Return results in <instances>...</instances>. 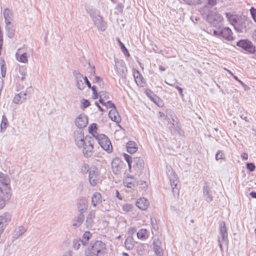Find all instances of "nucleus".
Segmentation results:
<instances>
[{
	"label": "nucleus",
	"mask_w": 256,
	"mask_h": 256,
	"mask_svg": "<svg viewBox=\"0 0 256 256\" xmlns=\"http://www.w3.org/2000/svg\"><path fill=\"white\" fill-rule=\"evenodd\" d=\"M74 139L76 146L82 150L84 156L90 158L93 154L94 140L90 136H85L81 130H76L74 132Z\"/></svg>",
	"instance_id": "1"
},
{
	"label": "nucleus",
	"mask_w": 256,
	"mask_h": 256,
	"mask_svg": "<svg viewBox=\"0 0 256 256\" xmlns=\"http://www.w3.org/2000/svg\"><path fill=\"white\" fill-rule=\"evenodd\" d=\"M207 21L217 29H220L223 25L224 18L218 14L216 8H212L206 14Z\"/></svg>",
	"instance_id": "2"
},
{
	"label": "nucleus",
	"mask_w": 256,
	"mask_h": 256,
	"mask_svg": "<svg viewBox=\"0 0 256 256\" xmlns=\"http://www.w3.org/2000/svg\"><path fill=\"white\" fill-rule=\"evenodd\" d=\"M105 244L101 241L97 240L85 250L86 256H98L105 248Z\"/></svg>",
	"instance_id": "3"
},
{
	"label": "nucleus",
	"mask_w": 256,
	"mask_h": 256,
	"mask_svg": "<svg viewBox=\"0 0 256 256\" xmlns=\"http://www.w3.org/2000/svg\"><path fill=\"white\" fill-rule=\"evenodd\" d=\"M96 139L104 150L108 153L112 152V146L110 139L107 136L104 134H100V135H96Z\"/></svg>",
	"instance_id": "4"
},
{
	"label": "nucleus",
	"mask_w": 256,
	"mask_h": 256,
	"mask_svg": "<svg viewBox=\"0 0 256 256\" xmlns=\"http://www.w3.org/2000/svg\"><path fill=\"white\" fill-rule=\"evenodd\" d=\"M167 174L169 178L170 184L174 196H178L179 194L180 186L178 184V180L177 176L172 170H168V172H167Z\"/></svg>",
	"instance_id": "5"
},
{
	"label": "nucleus",
	"mask_w": 256,
	"mask_h": 256,
	"mask_svg": "<svg viewBox=\"0 0 256 256\" xmlns=\"http://www.w3.org/2000/svg\"><path fill=\"white\" fill-rule=\"evenodd\" d=\"M252 22L246 18L241 16L238 22L235 24L234 29L240 32H246L252 26Z\"/></svg>",
	"instance_id": "6"
},
{
	"label": "nucleus",
	"mask_w": 256,
	"mask_h": 256,
	"mask_svg": "<svg viewBox=\"0 0 256 256\" xmlns=\"http://www.w3.org/2000/svg\"><path fill=\"white\" fill-rule=\"evenodd\" d=\"M236 46L249 54H252L256 52L255 46L248 39L240 40L236 42Z\"/></svg>",
	"instance_id": "7"
},
{
	"label": "nucleus",
	"mask_w": 256,
	"mask_h": 256,
	"mask_svg": "<svg viewBox=\"0 0 256 256\" xmlns=\"http://www.w3.org/2000/svg\"><path fill=\"white\" fill-rule=\"evenodd\" d=\"M100 180V174L96 167H92L88 173V182L90 184L94 186H96Z\"/></svg>",
	"instance_id": "8"
},
{
	"label": "nucleus",
	"mask_w": 256,
	"mask_h": 256,
	"mask_svg": "<svg viewBox=\"0 0 256 256\" xmlns=\"http://www.w3.org/2000/svg\"><path fill=\"white\" fill-rule=\"evenodd\" d=\"M88 200L84 196L78 198L76 202V208L78 213L84 214L88 208Z\"/></svg>",
	"instance_id": "9"
},
{
	"label": "nucleus",
	"mask_w": 256,
	"mask_h": 256,
	"mask_svg": "<svg viewBox=\"0 0 256 256\" xmlns=\"http://www.w3.org/2000/svg\"><path fill=\"white\" fill-rule=\"evenodd\" d=\"M11 196L10 189L6 188L4 190L0 188V210L4 208L6 202L8 200Z\"/></svg>",
	"instance_id": "10"
},
{
	"label": "nucleus",
	"mask_w": 256,
	"mask_h": 256,
	"mask_svg": "<svg viewBox=\"0 0 256 256\" xmlns=\"http://www.w3.org/2000/svg\"><path fill=\"white\" fill-rule=\"evenodd\" d=\"M12 218V215L8 212H4L0 216V234L4 232Z\"/></svg>",
	"instance_id": "11"
},
{
	"label": "nucleus",
	"mask_w": 256,
	"mask_h": 256,
	"mask_svg": "<svg viewBox=\"0 0 256 256\" xmlns=\"http://www.w3.org/2000/svg\"><path fill=\"white\" fill-rule=\"evenodd\" d=\"M96 217V212L92 210L88 212L86 216L85 221V226L88 229H91L94 224V219Z\"/></svg>",
	"instance_id": "12"
},
{
	"label": "nucleus",
	"mask_w": 256,
	"mask_h": 256,
	"mask_svg": "<svg viewBox=\"0 0 256 256\" xmlns=\"http://www.w3.org/2000/svg\"><path fill=\"white\" fill-rule=\"evenodd\" d=\"M76 126L80 129L86 127L88 124V120L86 116L84 114H80L75 120Z\"/></svg>",
	"instance_id": "13"
},
{
	"label": "nucleus",
	"mask_w": 256,
	"mask_h": 256,
	"mask_svg": "<svg viewBox=\"0 0 256 256\" xmlns=\"http://www.w3.org/2000/svg\"><path fill=\"white\" fill-rule=\"evenodd\" d=\"M112 172L114 174H118L121 172L122 168V162L120 159L116 158L113 159L111 163Z\"/></svg>",
	"instance_id": "14"
},
{
	"label": "nucleus",
	"mask_w": 256,
	"mask_h": 256,
	"mask_svg": "<svg viewBox=\"0 0 256 256\" xmlns=\"http://www.w3.org/2000/svg\"><path fill=\"white\" fill-rule=\"evenodd\" d=\"M31 89V87L28 88L26 92H21L19 94H16L12 100L13 102L18 104L24 102L26 100L28 91Z\"/></svg>",
	"instance_id": "15"
},
{
	"label": "nucleus",
	"mask_w": 256,
	"mask_h": 256,
	"mask_svg": "<svg viewBox=\"0 0 256 256\" xmlns=\"http://www.w3.org/2000/svg\"><path fill=\"white\" fill-rule=\"evenodd\" d=\"M85 219L84 214L78 213L77 215L72 220V226L74 228H79L84 222Z\"/></svg>",
	"instance_id": "16"
},
{
	"label": "nucleus",
	"mask_w": 256,
	"mask_h": 256,
	"mask_svg": "<svg viewBox=\"0 0 256 256\" xmlns=\"http://www.w3.org/2000/svg\"><path fill=\"white\" fill-rule=\"evenodd\" d=\"M132 162L134 163V168L138 172H141L144 168V160L140 157H134Z\"/></svg>",
	"instance_id": "17"
},
{
	"label": "nucleus",
	"mask_w": 256,
	"mask_h": 256,
	"mask_svg": "<svg viewBox=\"0 0 256 256\" xmlns=\"http://www.w3.org/2000/svg\"><path fill=\"white\" fill-rule=\"evenodd\" d=\"M94 25L100 31L104 32L106 30V24L103 22L102 18L100 16L95 17L93 18Z\"/></svg>",
	"instance_id": "18"
},
{
	"label": "nucleus",
	"mask_w": 256,
	"mask_h": 256,
	"mask_svg": "<svg viewBox=\"0 0 256 256\" xmlns=\"http://www.w3.org/2000/svg\"><path fill=\"white\" fill-rule=\"evenodd\" d=\"M102 196L100 193L96 192L92 194L91 202L93 207L96 208L97 206L102 204Z\"/></svg>",
	"instance_id": "19"
},
{
	"label": "nucleus",
	"mask_w": 256,
	"mask_h": 256,
	"mask_svg": "<svg viewBox=\"0 0 256 256\" xmlns=\"http://www.w3.org/2000/svg\"><path fill=\"white\" fill-rule=\"evenodd\" d=\"M149 201L144 198H140L138 200L136 205L141 210H146L149 206Z\"/></svg>",
	"instance_id": "20"
},
{
	"label": "nucleus",
	"mask_w": 256,
	"mask_h": 256,
	"mask_svg": "<svg viewBox=\"0 0 256 256\" xmlns=\"http://www.w3.org/2000/svg\"><path fill=\"white\" fill-rule=\"evenodd\" d=\"M220 225V234L221 236L222 239L224 242H228V232L226 226L225 222H220L219 224Z\"/></svg>",
	"instance_id": "21"
},
{
	"label": "nucleus",
	"mask_w": 256,
	"mask_h": 256,
	"mask_svg": "<svg viewBox=\"0 0 256 256\" xmlns=\"http://www.w3.org/2000/svg\"><path fill=\"white\" fill-rule=\"evenodd\" d=\"M116 68L120 75L122 77L126 76V68L123 61L118 62L116 64Z\"/></svg>",
	"instance_id": "22"
},
{
	"label": "nucleus",
	"mask_w": 256,
	"mask_h": 256,
	"mask_svg": "<svg viewBox=\"0 0 256 256\" xmlns=\"http://www.w3.org/2000/svg\"><path fill=\"white\" fill-rule=\"evenodd\" d=\"M232 30L228 27H224L221 28V36L226 40H232Z\"/></svg>",
	"instance_id": "23"
},
{
	"label": "nucleus",
	"mask_w": 256,
	"mask_h": 256,
	"mask_svg": "<svg viewBox=\"0 0 256 256\" xmlns=\"http://www.w3.org/2000/svg\"><path fill=\"white\" fill-rule=\"evenodd\" d=\"M225 14L228 22L234 26V28L235 27V24L238 22L241 17V16L234 14L230 12H226Z\"/></svg>",
	"instance_id": "24"
},
{
	"label": "nucleus",
	"mask_w": 256,
	"mask_h": 256,
	"mask_svg": "<svg viewBox=\"0 0 256 256\" xmlns=\"http://www.w3.org/2000/svg\"><path fill=\"white\" fill-rule=\"evenodd\" d=\"M5 30L6 36L10 38H13L16 31L14 24H6Z\"/></svg>",
	"instance_id": "25"
},
{
	"label": "nucleus",
	"mask_w": 256,
	"mask_h": 256,
	"mask_svg": "<svg viewBox=\"0 0 256 256\" xmlns=\"http://www.w3.org/2000/svg\"><path fill=\"white\" fill-rule=\"evenodd\" d=\"M26 232V229L23 226H18L14 230L13 236H12V240L18 239L20 236Z\"/></svg>",
	"instance_id": "26"
},
{
	"label": "nucleus",
	"mask_w": 256,
	"mask_h": 256,
	"mask_svg": "<svg viewBox=\"0 0 256 256\" xmlns=\"http://www.w3.org/2000/svg\"><path fill=\"white\" fill-rule=\"evenodd\" d=\"M203 194L206 200L208 202H212L213 200L212 192L209 186L207 185L204 186Z\"/></svg>",
	"instance_id": "27"
},
{
	"label": "nucleus",
	"mask_w": 256,
	"mask_h": 256,
	"mask_svg": "<svg viewBox=\"0 0 256 256\" xmlns=\"http://www.w3.org/2000/svg\"><path fill=\"white\" fill-rule=\"evenodd\" d=\"M3 14L5 24H12V22L13 20V14L12 11L8 8H6L4 10Z\"/></svg>",
	"instance_id": "28"
},
{
	"label": "nucleus",
	"mask_w": 256,
	"mask_h": 256,
	"mask_svg": "<svg viewBox=\"0 0 256 256\" xmlns=\"http://www.w3.org/2000/svg\"><path fill=\"white\" fill-rule=\"evenodd\" d=\"M132 74L134 78L135 82L138 86H142L144 84L143 77L139 71L136 69H134L132 70Z\"/></svg>",
	"instance_id": "29"
},
{
	"label": "nucleus",
	"mask_w": 256,
	"mask_h": 256,
	"mask_svg": "<svg viewBox=\"0 0 256 256\" xmlns=\"http://www.w3.org/2000/svg\"><path fill=\"white\" fill-rule=\"evenodd\" d=\"M127 151L130 154H134L138 150L136 144L134 141H129L126 143Z\"/></svg>",
	"instance_id": "30"
},
{
	"label": "nucleus",
	"mask_w": 256,
	"mask_h": 256,
	"mask_svg": "<svg viewBox=\"0 0 256 256\" xmlns=\"http://www.w3.org/2000/svg\"><path fill=\"white\" fill-rule=\"evenodd\" d=\"M160 242L154 240L153 242V248L155 254L158 256H162L163 254L162 250L160 246Z\"/></svg>",
	"instance_id": "31"
},
{
	"label": "nucleus",
	"mask_w": 256,
	"mask_h": 256,
	"mask_svg": "<svg viewBox=\"0 0 256 256\" xmlns=\"http://www.w3.org/2000/svg\"><path fill=\"white\" fill-rule=\"evenodd\" d=\"M109 117L110 119L117 123L120 121V117L116 110H111L108 113Z\"/></svg>",
	"instance_id": "32"
},
{
	"label": "nucleus",
	"mask_w": 256,
	"mask_h": 256,
	"mask_svg": "<svg viewBox=\"0 0 256 256\" xmlns=\"http://www.w3.org/2000/svg\"><path fill=\"white\" fill-rule=\"evenodd\" d=\"M137 236L139 239L146 240L149 236V232L146 229L142 228L137 232Z\"/></svg>",
	"instance_id": "33"
},
{
	"label": "nucleus",
	"mask_w": 256,
	"mask_h": 256,
	"mask_svg": "<svg viewBox=\"0 0 256 256\" xmlns=\"http://www.w3.org/2000/svg\"><path fill=\"white\" fill-rule=\"evenodd\" d=\"M8 120L5 115L2 116V120L0 125V132H3L5 131L8 126Z\"/></svg>",
	"instance_id": "34"
},
{
	"label": "nucleus",
	"mask_w": 256,
	"mask_h": 256,
	"mask_svg": "<svg viewBox=\"0 0 256 256\" xmlns=\"http://www.w3.org/2000/svg\"><path fill=\"white\" fill-rule=\"evenodd\" d=\"M146 95L155 104H157V100L159 98L150 90H146L145 92Z\"/></svg>",
	"instance_id": "35"
},
{
	"label": "nucleus",
	"mask_w": 256,
	"mask_h": 256,
	"mask_svg": "<svg viewBox=\"0 0 256 256\" xmlns=\"http://www.w3.org/2000/svg\"><path fill=\"white\" fill-rule=\"evenodd\" d=\"M91 236H92V234L90 232H88V231L85 232H84V234H83L82 238L81 240L82 244L84 246L88 244L89 239L91 238Z\"/></svg>",
	"instance_id": "36"
},
{
	"label": "nucleus",
	"mask_w": 256,
	"mask_h": 256,
	"mask_svg": "<svg viewBox=\"0 0 256 256\" xmlns=\"http://www.w3.org/2000/svg\"><path fill=\"white\" fill-rule=\"evenodd\" d=\"M124 244L126 248L130 250L134 247V242L132 238H127L124 242Z\"/></svg>",
	"instance_id": "37"
},
{
	"label": "nucleus",
	"mask_w": 256,
	"mask_h": 256,
	"mask_svg": "<svg viewBox=\"0 0 256 256\" xmlns=\"http://www.w3.org/2000/svg\"><path fill=\"white\" fill-rule=\"evenodd\" d=\"M97 125L96 124L93 123L90 124L88 128V132L90 134H91L92 136L96 138V135H100V134H98L96 132Z\"/></svg>",
	"instance_id": "38"
},
{
	"label": "nucleus",
	"mask_w": 256,
	"mask_h": 256,
	"mask_svg": "<svg viewBox=\"0 0 256 256\" xmlns=\"http://www.w3.org/2000/svg\"><path fill=\"white\" fill-rule=\"evenodd\" d=\"M90 166L88 164L84 163L80 167V172L82 174H85L88 172V173L90 172Z\"/></svg>",
	"instance_id": "39"
},
{
	"label": "nucleus",
	"mask_w": 256,
	"mask_h": 256,
	"mask_svg": "<svg viewBox=\"0 0 256 256\" xmlns=\"http://www.w3.org/2000/svg\"><path fill=\"white\" fill-rule=\"evenodd\" d=\"M84 77L81 78H78L76 80V86L80 90H83L85 87L86 85L84 82H83Z\"/></svg>",
	"instance_id": "40"
},
{
	"label": "nucleus",
	"mask_w": 256,
	"mask_h": 256,
	"mask_svg": "<svg viewBox=\"0 0 256 256\" xmlns=\"http://www.w3.org/2000/svg\"><path fill=\"white\" fill-rule=\"evenodd\" d=\"M0 181L2 183V184H4V188L2 190H4L6 188H8V184L9 182V180L8 178L2 174H0Z\"/></svg>",
	"instance_id": "41"
},
{
	"label": "nucleus",
	"mask_w": 256,
	"mask_h": 256,
	"mask_svg": "<svg viewBox=\"0 0 256 256\" xmlns=\"http://www.w3.org/2000/svg\"><path fill=\"white\" fill-rule=\"evenodd\" d=\"M0 64L2 76L4 78L6 74V66L4 60H0Z\"/></svg>",
	"instance_id": "42"
},
{
	"label": "nucleus",
	"mask_w": 256,
	"mask_h": 256,
	"mask_svg": "<svg viewBox=\"0 0 256 256\" xmlns=\"http://www.w3.org/2000/svg\"><path fill=\"white\" fill-rule=\"evenodd\" d=\"M81 239H74L72 242V246L74 250H78L80 248V247L81 245Z\"/></svg>",
	"instance_id": "43"
},
{
	"label": "nucleus",
	"mask_w": 256,
	"mask_h": 256,
	"mask_svg": "<svg viewBox=\"0 0 256 256\" xmlns=\"http://www.w3.org/2000/svg\"><path fill=\"white\" fill-rule=\"evenodd\" d=\"M122 208L125 212H130L132 210L133 205L130 204H126L122 206Z\"/></svg>",
	"instance_id": "44"
},
{
	"label": "nucleus",
	"mask_w": 256,
	"mask_h": 256,
	"mask_svg": "<svg viewBox=\"0 0 256 256\" xmlns=\"http://www.w3.org/2000/svg\"><path fill=\"white\" fill-rule=\"evenodd\" d=\"M118 40L119 42V43H120V48L122 50V52L124 53V54L126 56H130V54L128 52V50L126 49V46H124V44L119 39H118Z\"/></svg>",
	"instance_id": "45"
},
{
	"label": "nucleus",
	"mask_w": 256,
	"mask_h": 256,
	"mask_svg": "<svg viewBox=\"0 0 256 256\" xmlns=\"http://www.w3.org/2000/svg\"><path fill=\"white\" fill-rule=\"evenodd\" d=\"M18 60L21 62L26 63L28 62V55L26 53L22 54Z\"/></svg>",
	"instance_id": "46"
},
{
	"label": "nucleus",
	"mask_w": 256,
	"mask_h": 256,
	"mask_svg": "<svg viewBox=\"0 0 256 256\" xmlns=\"http://www.w3.org/2000/svg\"><path fill=\"white\" fill-rule=\"evenodd\" d=\"M90 105V102L86 99H82L81 101L80 108L82 109H84Z\"/></svg>",
	"instance_id": "47"
},
{
	"label": "nucleus",
	"mask_w": 256,
	"mask_h": 256,
	"mask_svg": "<svg viewBox=\"0 0 256 256\" xmlns=\"http://www.w3.org/2000/svg\"><path fill=\"white\" fill-rule=\"evenodd\" d=\"M224 154L221 150H218V152L216 154V160H222L224 158Z\"/></svg>",
	"instance_id": "48"
},
{
	"label": "nucleus",
	"mask_w": 256,
	"mask_h": 256,
	"mask_svg": "<svg viewBox=\"0 0 256 256\" xmlns=\"http://www.w3.org/2000/svg\"><path fill=\"white\" fill-rule=\"evenodd\" d=\"M124 186L128 188H132L134 186V184L132 181H129L128 178L126 179L124 182Z\"/></svg>",
	"instance_id": "49"
},
{
	"label": "nucleus",
	"mask_w": 256,
	"mask_h": 256,
	"mask_svg": "<svg viewBox=\"0 0 256 256\" xmlns=\"http://www.w3.org/2000/svg\"><path fill=\"white\" fill-rule=\"evenodd\" d=\"M104 94H106V92L102 91L100 92L99 95H100V99H99V102L102 105L105 106L106 102L104 101V98H102Z\"/></svg>",
	"instance_id": "50"
},
{
	"label": "nucleus",
	"mask_w": 256,
	"mask_h": 256,
	"mask_svg": "<svg viewBox=\"0 0 256 256\" xmlns=\"http://www.w3.org/2000/svg\"><path fill=\"white\" fill-rule=\"evenodd\" d=\"M123 156L127 163L132 162L133 158L130 156L124 153L123 154Z\"/></svg>",
	"instance_id": "51"
},
{
	"label": "nucleus",
	"mask_w": 256,
	"mask_h": 256,
	"mask_svg": "<svg viewBox=\"0 0 256 256\" xmlns=\"http://www.w3.org/2000/svg\"><path fill=\"white\" fill-rule=\"evenodd\" d=\"M246 168L250 172H254L256 168V166L254 163L250 162L246 164Z\"/></svg>",
	"instance_id": "52"
},
{
	"label": "nucleus",
	"mask_w": 256,
	"mask_h": 256,
	"mask_svg": "<svg viewBox=\"0 0 256 256\" xmlns=\"http://www.w3.org/2000/svg\"><path fill=\"white\" fill-rule=\"evenodd\" d=\"M105 106L107 108H113L112 110H116L114 104L112 103L110 100H108L106 102Z\"/></svg>",
	"instance_id": "53"
},
{
	"label": "nucleus",
	"mask_w": 256,
	"mask_h": 256,
	"mask_svg": "<svg viewBox=\"0 0 256 256\" xmlns=\"http://www.w3.org/2000/svg\"><path fill=\"white\" fill-rule=\"evenodd\" d=\"M151 221V224L152 226V228L154 229L155 230H158V226L156 224V218H150Z\"/></svg>",
	"instance_id": "54"
},
{
	"label": "nucleus",
	"mask_w": 256,
	"mask_h": 256,
	"mask_svg": "<svg viewBox=\"0 0 256 256\" xmlns=\"http://www.w3.org/2000/svg\"><path fill=\"white\" fill-rule=\"evenodd\" d=\"M250 12L253 20L256 22V9L252 7L250 9Z\"/></svg>",
	"instance_id": "55"
},
{
	"label": "nucleus",
	"mask_w": 256,
	"mask_h": 256,
	"mask_svg": "<svg viewBox=\"0 0 256 256\" xmlns=\"http://www.w3.org/2000/svg\"><path fill=\"white\" fill-rule=\"evenodd\" d=\"M3 44V34L0 27V55L1 54V50Z\"/></svg>",
	"instance_id": "56"
},
{
	"label": "nucleus",
	"mask_w": 256,
	"mask_h": 256,
	"mask_svg": "<svg viewBox=\"0 0 256 256\" xmlns=\"http://www.w3.org/2000/svg\"><path fill=\"white\" fill-rule=\"evenodd\" d=\"M73 74L75 76L76 80L78 78H82V77H84L77 70H74Z\"/></svg>",
	"instance_id": "57"
},
{
	"label": "nucleus",
	"mask_w": 256,
	"mask_h": 256,
	"mask_svg": "<svg viewBox=\"0 0 256 256\" xmlns=\"http://www.w3.org/2000/svg\"><path fill=\"white\" fill-rule=\"evenodd\" d=\"M217 0H208V6H206V8L208 6L211 7L214 6L216 4Z\"/></svg>",
	"instance_id": "58"
},
{
	"label": "nucleus",
	"mask_w": 256,
	"mask_h": 256,
	"mask_svg": "<svg viewBox=\"0 0 256 256\" xmlns=\"http://www.w3.org/2000/svg\"><path fill=\"white\" fill-rule=\"evenodd\" d=\"M188 4H198L200 0H183Z\"/></svg>",
	"instance_id": "59"
},
{
	"label": "nucleus",
	"mask_w": 256,
	"mask_h": 256,
	"mask_svg": "<svg viewBox=\"0 0 256 256\" xmlns=\"http://www.w3.org/2000/svg\"><path fill=\"white\" fill-rule=\"evenodd\" d=\"M84 84L85 85L86 84V86H88V87L90 88H91V84L90 82V81L88 80V78L86 76H84Z\"/></svg>",
	"instance_id": "60"
},
{
	"label": "nucleus",
	"mask_w": 256,
	"mask_h": 256,
	"mask_svg": "<svg viewBox=\"0 0 256 256\" xmlns=\"http://www.w3.org/2000/svg\"><path fill=\"white\" fill-rule=\"evenodd\" d=\"M213 33L215 36H221V28L218 29V30H214Z\"/></svg>",
	"instance_id": "61"
},
{
	"label": "nucleus",
	"mask_w": 256,
	"mask_h": 256,
	"mask_svg": "<svg viewBox=\"0 0 256 256\" xmlns=\"http://www.w3.org/2000/svg\"><path fill=\"white\" fill-rule=\"evenodd\" d=\"M175 88L176 89L178 90V92L180 94V96H182V97H183L184 96V94L182 93V91H183V90L182 88L180 87L179 86H174Z\"/></svg>",
	"instance_id": "62"
},
{
	"label": "nucleus",
	"mask_w": 256,
	"mask_h": 256,
	"mask_svg": "<svg viewBox=\"0 0 256 256\" xmlns=\"http://www.w3.org/2000/svg\"><path fill=\"white\" fill-rule=\"evenodd\" d=\"M233 78L234 80L238 81L243 87H245L246 86L236 76H233Z\"/></svg>",
	"instance_id": "63"
},
{
	"label": "nucleus",
	"mask_w": 256,
	"mask_h": 256,
	"mask_svg": "<svg viewBox=\"0 0 256 256\" xmlns=\"http://www.w3.org/2000/svg\"><path fill=\"white\" fill-rule=\"evenodd\" d=\"M100 81H102V79L98 76H95L94 80H93V82H98Z\"/></svg>",
	"instance_id": "64"
}]
</instances>
